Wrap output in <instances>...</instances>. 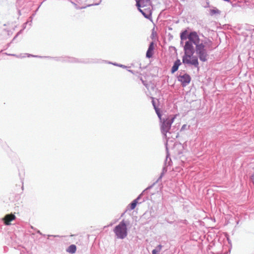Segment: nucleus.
I'll return each instance as SVG.
<instances>
[{
	"label": "nucleus",
	"mask_w": 254,
	"mask_h": 254,
	"mask_svg": "<svg viewBox=\"0 0 254 254\" xmlns=\"http://www.w3.org/2000/svg\"><path fill=\"white\" fill-rule=\"evenodd\" d=\"M185 55L183 57V63L185 64H190L198 67V61L197 57L193 56L194 52L193 46L189 43H186L184 47Z\"/></svg>",
	"instance_id": "obj_1"
},
{
	"label": "nucleus",
	"mask_w": 254,
	"mask_h": 254,
	"mask_svg": "<svg viewBox=\"0 0 254 254\" xmlns=\"http://www.w3.org/2000/svg\"><path fill=\"white\" fill-rule=\"evenodd\" d=\"M136 6L143 16H151L152 6L150 0H135Z\"/></svg>",
	"instance_id": "obj_2"
},
{
	"label": "nucleus",
	"mask_w": 254,
	"mask_h": 254,
	"mask_svg": "<svg viewBox=\"0 0 254 254\" xmlns=\"http://www.w3.org/2000/svg\"><path fill=\"white\" fill-rule=\"evenodd\" d=\"M209 49V47L205 43H202L196 45L195 47L196 53L201 61L204 62L207 60L208 56L207 50Z\"/></svg>",
	"instance_id": "obj_3"
},
{
	"label": "nucleus",
	"mask_w": 254,
	"mask_h": 254,
	"mask_svg": "<svg viewBox=\"0 0 254 254\" xmlns=\"http://www.w3.org/2000/svg\"><path fill=\"white\" fill-rule=\"evenodd\" d=\"M114 232L117 237L123 239L127 236V228L124 221H122L114 229Z\"/></svg>",
	"instance_id": "obj_4"
},
{
	"label": "nucleus",
	"mask_w": 254,
	"mask_h": 254,
	"mask_svg": "<svg viewBox=\"0 0 254 254\" xmlns=\"http://www.w3.org/2000/svg\"><path fill=\"white\" fill-rule=\"evenodd\" d=\"M177 115H174L171 119L168 118L164 120L162 122L161 126V132L163 134L166 136V134L168 132L171 128L172 123L174 122L175 119L176 118Z\"/></svg>",
	"instance_id": "obj_5"
},
{
	"label": "nucleus",
	"mask_w": 254,
	"mask_h": 254,
	"mask_svg": "<svg viewBox=\"0 0 254 254\" xmlns=\"http://www.w3.org/2000/svg\"><path fill=\"white\" fill-rule=\"evenodd\" d=\"M188 38L189 41L186 43H189L190 45L192 46V43L195 45H199V37L195 32H192L188 35Z\"/></svg>",
	"instance_id": "obj_6"
},
{
	"label": "nucleus",
	"mask_w": 254,
	"mask_h": 254,
	"mask_svg": "<svg viewBox=\"0 0 254 254\" xmlns=\"http://www.w3.org/2000/svg\"><path fill=\"white\" fill-rule=\"evenodd\" d=\"M178 80L182 83L183 86H185L190 82L191 78L189 74H184L180 75L178 77Z\"/></svg>",
	"instance_id": "obj_7"
},
{
	"label": "nucleus",
	"mask_w": 254,
	"mask_h": 254,
	"mask_svg": "<svg viewBox=\"0 0 254 254\" xmlns=\"http://www.w3.org/2000/svg\"><path fill=\"white\" fill-rule=\"evenodd\" d=\"M16 219V216L13 214H6L3 218L4 223L6 225H9L11 224V222Z\"/></svg>",
	"instance_id": "obj_8"
},
{
	"label": "nucleus",
	"mask_w": 254,
	"mask_h": 254,
	"mask_svg": "<svg viewBox=\"0 0 254 254\" xmlns=\"http://www.w3.org/2000/svg\"><path fill=\"white\" fill-rule=\"evenodd\" d=\"M153 49H154V46L153 43H151L148 49V50L146 52V57L148 58H150L152 57L153 54Z\"/></svg>",
	"instance_id": "obj_9"
},
{
	"label": "nucleus",
	"mask_w": 254,
	"mask_h": 254,
	"mask_svg": "<svg viewBox=\"0 0 254 254\" xmlns=\"http://www.w3.org/2000/svg\"><path fill=\"white\" fill-rule=\"evenodd\" d=\"M180 64H181L180 61L179 60H177L175 62V63L172 68V72L174 73V72L176 71L178 69V67Z\"/></svg>",
	"instance_id": "obj_10"
},
{
	"label": "nucleus",
	"mask_w": 254,
	"mask_h": 254,
	"mask_svg": "<svg viewBox=\"0 0 254 254\" xmlns=\"http://www.w3.org/2000/svg\"><path fill=\"white\" fill-rule=\"evenodd\" d=\"M76 251V247L74 245H71L69 246L66 250V251L70 254H74L75 253Z\"/></svg>",
	"instance_id": "obj_11"
},
{
	"label": "nucleus",
	"mask_w": 254,
	"mask_h": 254,
	"mask_svg": "<svg viewBox=\"0 0 254 254\" xmlns=\"http://www.w3.org/2000/svg\"><path fill=\"white\" fill-rule=\"evenodd\" d=\"M181 40H186L187 39L188 35V32L187 30L184 31L181 34Z\"/></svg>",
	"instance_id": "obj_12"
},
{
	"label": "nucleus",
	"mask_w": 254,
	"mask_h": 254,
	"mask_svg": "<svg viewBox=\"0 0 254 254\" xmlns=\"http://www.w3.org/2000/svg\"><path fill=\"white\" fill-rule=\"evenodd\" d=\"M137 203V199L134 200L129 205L130 209L133 210L134 209Z\"/></svg>",
	"instance_id": "obj_13"
},
{
	"label": "nucleus",
	"mask_w": 254,
	"mask_h": 254,
	"mask_svg": "<svg viewBox=\"0 0 254 254\" xmlns=\"http://www.w3.org/2000/svg\"><path fill=\"white\" fill-rule=\"evenodd\" d=\"M162 247V246L161 245H158L156 249L152 251V254H158L157 253L161 250Z\"/></svg>",
	"instance_id": "obj_14"
},
{
	"label": "nucleus",
	"mask_w": 254,
	"mask_h": 254,
	"mask_svg": "<svg viewBox=\"0 0 254 254\" xmlns=\"http://www.w3.org/2000/svg\"><path fill=\"white\" fill-rule=\"evenodd\" d=\"M210 14H212V15L219 14H220V11L218 9H216V8L213 9L211 10Z\"/></svg>",
	"instance_id": "obj_15"
},
{
	"label": "nucleus",
	"mask_w": 254,
	"mask_h": 254,
	"mask_svg": "<svg viewBox=\"0 0 254 254\" xmlns=\"http://www.w3.org/2000/svg\"><path fill=\"white\" fill-rule=\"evenodd\" d=\"M155 112H156L158 117L161 120L162 116H161V113L160 112L159 109L158 108H157L156 107H155Z\"/></svg>",
	"instance_id": "obj_16"
},
{
	"label": "nucleus",
	"mask_w": 254,
	"mask_h": 254,
	"mask_svg": "<svg viewBox=\"0 0 254 254\" xmlns=\"http://www.w3.org/2000/svg\"><path fill=\"white\" fill-rule=\"evenodd\" d=\"M152 104H153V106H154V108H155V107H156V106H155L154 101L153 100H152Z\"/></svg>",
	"instance_id": "obj_17"
},
{
	"label": "nucleus",
	"mask_w": 254,
	"mask_h": 254,
	"mask_svg": "<svg viewBox=\"0 0 254 254\" xmlns=\"http://www.w3.org/2000/svg\"><path fill=\"white\" fill-rule=\"evenodd\" d=\"M185 127H186V125H184L182 127V129H183V128H185Z\"/></svg>",
	"instance_id": "obj_18"
}]
</instances>
